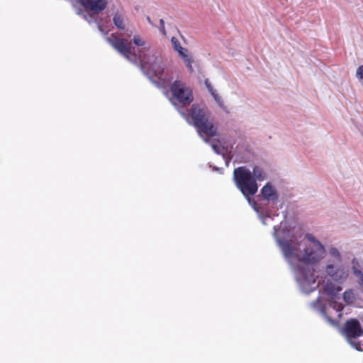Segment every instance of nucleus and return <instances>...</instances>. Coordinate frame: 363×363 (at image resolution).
Listing matches in <instances>:
<instances>
[{
    "instance_id": "1",
    "label": "nucleus",
    "mask_w": 363,
    "mask_h": 363,
    "mask_svg": "<svg viewBox=\"0 0 363 363\" xmlns=\"http://www.w3.org/2000/svg\"><path fill=\"white\" fill-rule=\"evenodd\" d=\"M273 237L279 248L283 257L291 269L299 291L308 295L315 291L318 276L315 274V266L324 258L326 254L325 247H315L308 246L301 254L296 250L294 245H298V236L291 230L279 225L273 228Z\"/></svg>"
},
{
    "instance_id": "2",
    "label": "nucleus",
    "mask_w": 363,
    "mask_h": 363,
    "mask_svg": "<svg viewBox=\"0 0 363 363\" xmlns=\"http://www.w3.org/2000/svg\"><path fill=\"white\" fill-rule=\"evenodd\" d=\"M107 41L121 55L135 65H138L143 74L157 88H164L173 79L169 73L167 61L160 55H154L152 57L145 54L146 48L139 49L138 52L124 39L111 37Z\"/></svg>"
},
{
    "instance_id": "3",
    "label": "nucleus",
    "mask_w": 363,
    "mask_h": 363,
    "mask_svg": "<svg viewBox=\"0 0 363 363\" xmlns=\"http://www.w3.org/2000/svg\"><path fill=\"white\" fill-rule=\"evenodd\" d=\"M268 178V169L263 164H252L250 168L247 166H240L235 168L233 172L235 186L264 225H267L266 220L269 218L270 213L265 212L262 205L253 197L258 192L259 182L266 181Z\"/></svg>"
},
{
    "instance_id": "4",
    "label": "nucleus",
    "mask_w": 363,
    "mask_h": 363,
    "mask_svg": "<svg viewBox=\"0 0 363 363\" xmlns=\"http://www.w3.org/2000/svg\"><path fill=\"white\" fill-rule=\"evenodd\" d=\"M177 110L186 121L196 129L198 135L216 137L218 135L217 126L211 121L208 113L199 105L194 104L190 108L177 106Z\"/></svg>"
},
{
    "instance_id": "5",
    "label": "nucleus",
    "mask_w": 363,
    "mask_h": 363,
    "mask_svg": "<svg viewBox=\"0 0 363 363\" xmlns=\"http://www.w3.org/2000/svg\"><path fill=\"white\" fill-rule=\"evenodd\" d=\"M172 81V79L171 80ZM170 82L168 85L164 87L166 89L170 84V91L172 95L171 102L177 108V106L186 108L194 101V96L191 89L187 87L184 83L179 80H174L172 83Z\"/></svg>"
},
{
    "instance_id": "6",
    "label": "nucleus",
    "mask_w": 363,
    "mask_h": 363,
    "mask_svg": "<svg viewBox=\"0 0 363 363\" xmlns=\"http://www.w3.org/2000/svg\"><path fill=\"white\" fill-rule=\"evenodd\" d=\"M325 273L330 280L337 284H344L350 276L349 267L338 262L329 261L325 267Z\"/></svg>"
},
{
    "instance_id": "7",
    "label": "nucleus",
    "mask_w": 363,
    "mask_h": 363,
    "mask_svg": "<svg viewBox=\"0 0 363 363\" xmlns=\"http://www.w3.org/2000/svg\"><path fill=\"white\" fill-rule=\"evenodd\" d=\"M340 331L345 340L358 339L363 336V328L360 321L355 318L347 320Z\"/></svg>"
},
{
    "instance_id": "8",
    "label": "nucleus",
    "mask_w": 363,
    "mask_h": 363,
    "mask_svg": "<svg viewBox=\"0 0 363 363\" xmlns=\"http://www.w3.org/2000/svg\"><path fill=\"white\" fill-rule=\"evenodd\" d=\"M337 284L335 283L332 280H328L325 284L323 289L325 293L329 297V305L339 312V316H340L342 307L337 304V299L339 298V293L342 290V287Z\"/></svg>"
},
{
    "instance_id": "9",
    "label": "nucleus",
    "mask_w": 363,
    "mask_h": 363,
    "mask_svg": "<svg viewBox=\"0 0 363 363\" xmlns=\"http://www.w3.org/2000/svg\"><path fill=\"white\" fill-rule=\"evenodd\" d=\"M258 197L269 204L276 205L279 200V194L272 182H266L259 190Z\"/></svg>"
},
{
    "instance_id": "10",
    "label": "nucleus",
    "mask_w": 363,
    "mask_h": 363,
    "mask_svg": "<svg viewBox=\"0 0 363 363\" xmlns=\"http://www.w3.org/2000/svg\"><path fill=\"white\" fill-rule=\"evenodd\" d=\"M310 307L315 312H317L324 320H325L330 325L337 326L338 321L333 319L326 312V305L321 301L320 296L309 303Z\"/></svg>"
},
{
    "instance_id": "11",
    "label": "nucleus",
    "mask_w": 363,
    "mask_h": 363,
    "mask_svg": "<svg viewBox=\"0 0 363 363\" xmlns=\"http://www.w3.org/2000/svg\"><path fill=\"white\" fill-rule=\"evenodd\" d=\"M213 137L205 136L203 135L202 140L206 143H208L211 145L213 152L219 155H223L225 153L224 146L223 145L221 141L218 139H213Z\"/></svg>"
},
{
    "instance_id": "12",
    "label": "nucleus",
    "mask_w": 363,
    "mask_h": 363,
    "mask_svg": "<svg viewBox=\"0 0 363 363\" xmlns=\"http://www.w3.org/2000/svg\"><path fill=\"white\" fill-rule=\"evenodd\" d=\"M76 13L77 15L82 16L83 18L89 24L95 23L97 25V23L101 22L102 20V17H99L98 13H90L88 11L82 10V9H77Z\"/></svg>"
},
{
    "instance_id": "13",
    "label": "nucleus",
    "mask_w": 363,
    "mask_h": 363,
    "mask_svg": "<svg viewBox=\"0 0 363 363\" xmlns=\"http://www.w3.org/2000/svg\"><path fill=\"white\" fill-rule=\"evenodd\" d=\"M108 5V0H91L88 8L92 12L99 13L103 11Z\"/></svg>"
},
{
    "instance_id": "14",
    "label": "nucleus",
    "mask_w": 363,
    "mask_h": 363,
    "mask_svg": "<svg viewBox=\"0 0 363 363\" xmlns=\"http://www.w3.org/2000/svg\"><path fill=\"white\" fill-rule=\"evenodd\" d=\"M125 16L121 12L117 11L115 12L113 16V23L115 27L119 30H125Z\"/></svg>"
},
{
    "instance_id": "15",
    "label": "nucleus",
    "mask_w": 363,
    "mask_h": 363,
    "mask_svg": "<svg viewBox=\"0 0 363 363\" xmlns=\"http://www.w3.org/2000/svg\"><path fill=\"white\" fill-rule=\"evenodd\" d=\"M352 267L351 269L353 273V274L356 277H359V281H361L363 277V272L361 269L362 267V262L359 261L357 258L354 257L352 261Z\"/></svg>"
},
{
    "instance_id": "16",
    "label": "nucleus",
    "mask_w": 363,
    "mask_h": 363,
    "mask_svg": "<svg viewBox=\"0 0 363 363\" xmlns=\"http://www.w3.org/2000/svg\"><path fill=\"white\" fill-rule=\"evenodd\" d=\"M342 297V300L347 305L353 304V303L356 300V295L354 294V292L352 289L345 290L343 292Z\"/></svg>"
},
{
    "instance_id": "17",
    "label": "nucleus",
    "mask_w": 363,
    "mask_h": 363,
    "mask_svg": "<svg viewBox=\"0 0 363 363\" xmlns=\"http://www.w3.org/2000/svg\"><path fill=\"white\" fill-rule=\"evenodd\" d=\"M179 57L184 61L185 63L186 67L189 69L190 72H194V68L192 67L193 63V59L192 57L189 55V51L186 49V51H184L180 55H179Z\"/></svg>"
},
{
    "instance_id": "18",
    "label": "nucleus",
    "mask_w": 363,
    "mask_h": 363,
    "mask_svg": "<svg viewBox=\"0 0 363 363\" xmlns=\"http://www.w3.org/2000/svg\"><path fill=\"white\" fill-rule=\"evenodd\" d=\"M328 252L331 257L335 258L337 262H342V257L340 250L335 246L330 245L328 248Z\"/></svg>"
},
{
    "instance_id": "19",
    "label": "nucleus",
    "mask_w": 363,
    "mask_h": 363,
    "mask_svg": "<svg viewBox=\"0 0 363 363\" xmlns=\"http://www.w3.org/2000/svg\"><path fill=\"white\" fill-rule=\"evenodd\" d=\"M133 43H134V45L137 47H143L141 49H143L144 48H145V41L142 39V38L138 35H135L133 38ZM149 47H146V50H145V54L150 57H152V56L154 55V54L152 55V56H150L147 52L149 50ZM155 55H157L156 53H155Z\"/></svg>"
},
{
    "instance_id": "20",
    "label": "nucleus",
    "mask_w": 363,
    "mask_h": 363,
    "mask_svg": "<svg viewBox=\"0 0 363 363\" xmlns=\"http://www.w3.org/2000/svg\"><path fill=\"white\" fill-rule=\"evenodd\" d=\"M305 238L308 241H309L313 244V247H325L324 245L311 233H306L305 235Z\"/></svg>"
},
{
    "instance_id": "21",
    "label": "nucleus",
    "mask_w": 363,
    "mask_h": 363,
    "mask_svg": "<svg viewBox=\"0 0 363 363\" xmlns=\"http://www.w3.org/2000/svg\"><path fill=\"white\" fill-rule=\"evenodd\" d=\"M346 340L348 342V344H350V345L354 349H355L357 351H363V345L357 339H349Z\"/></svg>"
},
{
    "instance_id": "22",
    "label": "nucleus",
    "mask_w": 363,
    "mask_h": 363,
    "mask_svg": "<svg viewBox=\"0 0 363 363\" xmlns=\"http://www.w3.org/2000/svg\"><path fill=\"white\" fill-rule=\"evenodd\" d=\"M108 22H109V21L108 19H104L103 18L102 20L101 21V22L97 23V25H96L99 32L104 35L108 34V30H106L104 27L106 26L107 24L108 23Z\"/></svg>"
},
{
    "instance_id": "23",
    "label": "nucleus",
    "mask_w": 363,
    "mask_h": 363,
    "mask_svg": "<svg viewBox=\"0 0 363 363\" xmlns=\"http://www.w3.org/2000/svg\"><path fill=\"white\" fill-rule=\"evenodd\" d=\"M215 101L217 103L219 107L223 108L224 106L223 101L222 98L219 96V94L217 93L216 90L210 94Z\"/></svg>"
},
{
    "instance_id": "24",
    "label": "nucleus",
    "mask_w": 363,
    "mask_h": 363,
    "mask_svg": "<svg viewBox=\"0 0 363 363\" xmlns=\"http://www.w3.org/2000/svg\"><path fill=\"white\" fill-rule=\"evenodd\" d=\"M356 76L363 86V65L359 66L357 69Z\"/></svg>"
},
{
    "instance_id": "25",
    "label": "nucleus",
    "mask_w": 363,
    "mask_h": 363,
    "mask_svg": "<svg viewBox=\"0 0 363 363\" xmlns=\"http://www.w3.org/2000/svg\"><path fill=\"white\" fill-rule=\"evenodd\" d=\"M171 43L172 45L174 50H177V49L182 46L179 40L174 36L171 38Z\"/></svg>"
},
{
    "instance_id": "26",
    "label": "nucleus",
    "mask_w": 363,
    "mask_h": 363,
    "mask_svg": "<svg viewBox=\"0 0 363 363\" xmlns=\"http://www.w3.org/2000/svg\"><path fill=\"white\" fill-rule=\"evenodd\" d=\"M223 160L225 161V164L226 167H228L231 160H232V155L230 152H225L224 155H222Z\"/></svg>"
},
{
    "instance_id": "27",
    "label": "nucleus",
    "mask_w": 363,
    "mask_h": 363,
    "mask_svg": "<svg viewBox=\"0 0 363 363\" xmlns=\"http://www.w3.org/2000/svg\"><path fill=\"white\" fill-rule=\"evenodd\" d=\"M204 84L206 87V89H208V92L210 94H211L212 92H213L214 91H216V89H214L213 86H212L211 83L210 82V81L208 80V79H206L205 81H204Z\"/></svg>"
},
{
    "instance_id": "28",
    "label": "nucleus",
    "mask_w": 363,
    "mask_h": 363,
    "mask_svg": "<svg viewBox=\"0 0 363 363\" xmlns=\"http://www.w3.org/2000/svg\"><path fill=\"white\" fill-rule=\"evenodd\" d=\"M91 0H77V2L83 7L87 9Z\"/></svg>"
},
{
    "instance_id": "29",
    "label": "nucleus",
    "mask_w": 363,
    "mask_h": 363,
    "mask_svg": "<svg viewBox=\"0 0 363 363\" xmlns=\"http://www.w3.org/2000/svg\"><path fill=\"white\" fill-rule=\"evenodd\" d=\"M160 30L163 35H166V30L164 28V21L163 18L160 19Z\"/></svg>"
},
{
    "instance_id": "30",
    "label": "nucleus",
    "mask_w": 363,
    "mask_h": 363,
    "mask_svg": "<svg viewBox=\"0 0 363 363\" xmlns=\"http://www.w3.org/2000/svg\"><path fill=\"white\" fill-rule=\"evenodd\" d=\"M210 168L212 169L213 171L217 172L220 174H223V169L222 167H218L216 165L209 164Z\"/></svg>"
},
{
    "instance_id": "31",
    "label": "nucleus",
    "mask_w": 363,
    "mask_h": 363,
    "mask_svg": "<svg viewBox=\"0 0 363 363\" xmlns=\"http://www.w3.org/2000/svg\"><path fill=\"white\" fill-rule=\"evenodd\" d=\"M178 55H180L182 52H183L184 51H186V48L181 46L179 48L177 49V50H175Z\"/></svg>"
},
{
    "instance_id": "32",
    "label": "nucleus",
    "mask_w": 363,
    "mask_h": 363,
    "mask_svg": "<svg viewBox=\"0 0 363 363\" xmlns=\"http://www.w3.org/2000/svg\"><path fill=\"white\" fill-rule=\"evenodd\" d=\"M147 21H148V22H149V23H150L152 26H156L152 23V21H151V18H150V16H147Z\"/></svg>"
},
{
    "instance_id": "33",
    "label": "nucleus",
    "mask_w": 363,
    "mask_h": 363,
    "mask_svg": "<svg viewBox=\"0 0 363 363\" xmlns=\"http://www.w3.org/2000/svg\"><path fill=\"white\" fill-rule=\"evenodd\" d=\"M358 283L359 284V286L362 287V294H363V276H362V279L361 281H358Z\"/></svg>"
},
{
    "instance_id": "34",
    "label": "nucleus",
    "mask_w": 363,
    "mask_h": 363,
    "mask_svg": "<svg viewBox=\"0 0 363 363\" xmlns=\"http://www.w3.org/2000/svg\"><path fill=\"white\" fill-rule=\"evenodd\" d=\"M282 213H283V216H284V220H283V221H284V220H286V218L287 211H283V212H282Z\"/></svg>"
}]
</instances>
